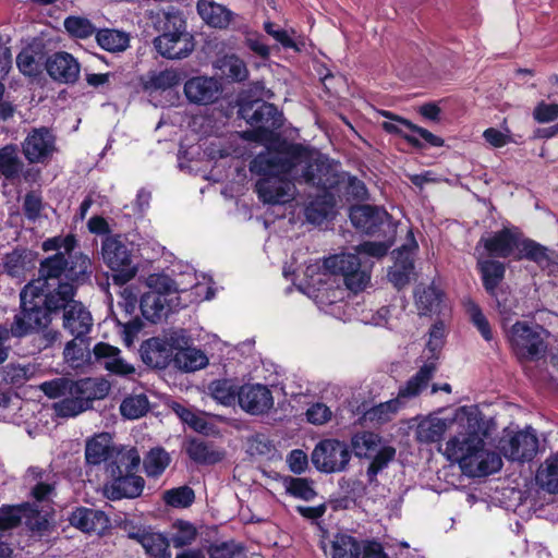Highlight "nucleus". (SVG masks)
<instances>
[{
	"label": "nucleus",
	"instance_id": "f257e3e1",
	"mask_svg": "<svg viewBox=\"0 0 558 558\" xmlns=\"http://www.w3.org/2000/svg\"><path fill=\"white\" fill-rule=\"evenodd\" d=\"M305 155L303 146L289 145L284 150L260 153L251 161V172L263 175L255 186L263 203L286 204L294 198L296 190L291 179L298 178V166Z\"/></svg>",
	"mask_w": 558,
	"mask_h": 558
},
{
	"label": "nucleus",
	"instance_id": "f03ea898",
	"mask_svg": "<svg viewBox=\"0 0 558 558\" xmlns=\"http://www.w3.org/2000/svg\"><path fill=\"white\" fill-rule=\"evenodd\" d=\"M484 436L480 433L476 415H468L462 430L446 442L444 456L459 463L462 471L472 477L486 476L498 472L502 466L500 456L486 450Z\"/></svg>",
	"mask_w": 558,
	"mask_h": 558
},
{
	"label": "nucleus",
	"instance_id": "7ed1b4c3",
	"mask_svg": "<svg viewBox=\"0 0 558 558\" xmlns=\"http://www.w3.org/2000/svg\"><path fill=\"white\" fill-rule=\"evenodd\" d=\"M39 389L50 399L62 398L54 404L59 416H75L92 408L95 400L104 399L110 389L107 381L93 378L72 380L57 377L40 384Z\"/></svg>",
	"mask_w": 558,
	"mask_h": 558
},
{
	"label": "nucleus",
	"instance_id": "20e7f679",
	"mask_svg": "<svg viewBox=\"0 0 558 558\" xmlns=\"http://www.w3.org/2000/svg\"><path fill=\"white\" fill-rule=\"evenodd\" d=\"M68 258L62 252L43 259L38 269V277L26 286H34L37 291L47 294L50 308H61L75 295L73 283L66 279Z\"/></svg>",
	"mask_w": 558,
	"mask_h": 558
},
{
	"label": "nucleus",
	"instance_id": "39448f33",
	"mask_svg": "<svg viewBox=\"0 0 558 558\" xmlns=\"http://www.w3.org/2000/svg\"><path fill=\"white\" fill-rule=\"evenodd\" d=\"M34 286H25L21 293V311L15 314L10 330L13 338H23L51 323V313L61 308H50L47 294Z\"/></svg>",
	"mask_w": 558,
	"mask_h": 558
},
{
	"label": "nucleus",
	"instance_id": "423d86ee",
	"mask_svg": "<svg viewBox=\"0 0 558 558\" xmlns=\"http://www.w3.org/2000/svg\"><path fill=\"white\" fill-rule=\"evenodd\" d=\"M162 34L154 39L157 52L167 59H183L194 50L193 36L186 31L185 21L177 12L162 13Z\"/></svg>",
	"mask_w": 558,
	"mask_h": 558
},
{
	"label": "nucleus",
	"instance_id": "0eeeda50",
	"mask_svg": "<svg viewBox=\"0 0 558 558\" xmlns=\"http://www.w3.org/2000/svg\"><path fill=\"white\" fill-rule=\"evenodd\" d=\"M320 269L318 265H311L306 268V276L313 277L315 269ZM322 268L324 276H341L348 290L359 293L366 289L371 282V271L362 265L356 254L340 253L326 257Z\"/></svg>",
	"mask_w": 558,
	"mask_h": 558
},
{
	"label": "nucleus",
	"instance_id": "6e6552de",
	"mask_svg": "<svg viewBox=\"0 0 558 558\" xmlns=\"http://www.w3.org/2000/svg\"><path fill=\"white\" fill-rule=\"evenodd\" d=\"M435 373L433 362L424 364L418 372L412 376L404 386L400 387L398 397L373 407L365 413L366 420L383 424L392 418L398 410L404 404L405 399H411L420 395L425 389Z\"/></svg>",
	"mask_w": 558,
	"mask_h": 558
},
{
	"label": "nucleus",
	"instance_id": "1a4fd4ad",
	"mask_svg": "<svg viewBox=\"0 0 558 558\" xmlns=\"http://www.w3.org/2000/svg\"><path fill=\"white\" fill-rule=\"evenodd\" d=\"M507 340L520 361H534L546 351V331L537 324L517 322L509 329L504 323Z\"/></svg>",
	"mask_w": 558,
	"mask_h": 558
},
{
	"label": "nucleus",
	"instance_id": "9d476101",
	"mask_svg": "<svg viewBox=\"0 0 558 558\" xmlns=\"http://www.w3.org/2000/svg\"><path fill=\"white\" fill-rule=\"evenodd\" d=\"M241 117L253 128L244 131L243 137L258 143H268L274 140V132L283 124V116L269 102L259 104L256 109L253 106H244L240 109Z\"/></svg>",
	"mask_w": 558,
	"mask_h": 558
},
{
	"label": "nucleus",
	"instance_id": "9b49d317",
	"mask_svg": "<svg viewBox=\"0 0 558 558\" xmlns=\"http://www.w3.org/2000/svg\"><path fill=\"white\" fill-rule=\"evenodd\" d=\"M352 448L356 457L372 459L366 475L369 483L395 459L396 449L386 445L384 439L373 432H361L352 437Z\"/></svg>",
	"mask_w": 558,
	"mask_h": 558
},
{
	"label": "nucleus",
	"instance_id": "f8f14e48",
	"mask_svg": "<svg viewBox=\"0 0 558 558\" xmlns=\"http://www.w3.org/2000/svg\"><path fill=\"white\" fill-rule=\"evenodd\" d=\"M150 286L156 290L146 293L141 301L143 315L150 322L156 323L172 311V304L178 300L174 282L167 276L150 278Z\"/></svg>",
	"mask_w": 558,
	"mask_h": 558
},
{
	"label": "nucleus",
	"instance_id": "ddd939ff",
	"mask_svg": "<svg viewBox=\"0 0 558 558\" xmlns=\"http://www.w3.org/2000/svg\"><path fill=\"white\" fill-rule=\"evenodd\" d=\"M351 459L347 444L337 439L319 441L312 452V462L317 470L325 473L342 472Z\"/></svg>",
	"mask_w": 558,
	"mask_h": 558
},
{
	"label": "nucleus",
	"instance_id": "4468645a",
	"mask_svg": "<svg viewBox=\"0 0 558 558\" xmlns=\"http://www.w3.org/2000/svg\"><path fill=\"white\" fill-rule=\"evenodd\" d=\"M102 258L123 282L132 279L136 268L132 266V256L125 243L118 236H107L102 242Z\"/></svg>",
	"mask_w": 558,
	"mask_h": 558
},
{
	"label": "nucleus",
	"instance_id": "2eb2a0df",
	"mask_svg": "<svg viewBox=\"0 0 558 558\" xmlns=\"http://www.w3.org/2000/svg\"><path fill=\"white\" fill-rule=\"evenodd\" d=\"M305 156V160L298 166V171L301 170L300 177L306 184L323 191L338 184L337 170L328 160L320 158L312 159L307 149Z\"/></svg>",
	"mask_w": 558,
	"mask_h": 558
},
{
	"label": "nucleus",
	"instance_id": "dca6fc26",
	"mask_svg": "<svg viewBox=\"0 0 558 558\" xmlns=\"http://www.w3.org/2000/svg\"><path fill=\"white\" fill-rule=\"evenodd\" d=\"M538 450V438L535 432L529 427L514 434L501 444V452L510 461L520 463L533 460Z\"/></svg>",
	"mask_w": 558,
	"mask_h": 558
},
{
	"label": "nucleus",
	"instance_id": "f3484780",
	"mask_svg": "<svg viewBox=\"0 0 558 558\" xmlns=\"http://www.w3.org/2000/svg\"><path fill=\"white\" fill-rule=\"evenodd\" d=\"M520 234L521 232L517 229L504 228L490 233L488 236H482L477 245H483L490 257H514Z\"/></svg>",
	"mask_w": 558,
	"mask_h": 558
},
{
	"label": "nucleus",
	"instance_id": "a211bd4d",
	"mask_svg": "<svg viewBox=\"0 0 558 558\" xmlns=\"http://www.w3.org/2000/svg\"><path fill=\"white\" fill-rule=\"evenodd\" d=\"M222 93V86L218 80L209 76H195L184 84V95L195 105L206 106L217 101Z\"/></svg>",
	"mask_w": 558,
	"mask_h": 558
},
{
	"label": "nucleus",
	"instance_id": "6ab92c4d",
	"mask_svg": "<svg viewBox=\"0 0 558 558\" xmlns=\"http://www.w3.org/2000/svg\"><path fill=\"white\" fill-rule=\"evenodd\" d=\"M23 154L32 163L46 162L54 150V137L48 129H35L24 140Z\"/></svg>",
	"mask_w": 558,
	"mask_h": 558
},
{
	"label": "nucleus",
	"instance_id": "aec40b11",
	"mask_svg": "<svg viewBox=\"0 0 558 558\" xmlns=\"http://www.w3.org/2000/svg\"><path fill=\"white\" fill-rule=\"evenodd\" d=\"M63 310V328L77 339L85 338L93 327V317L89 311L72 298Z\"/></svg>",
	"mask_w": 558,
	"mask_h": 558
},
{
	"label": "nucleus",
	"instance_id": "412c9836",
	"mask_svg": "<svg viewBox=\"0 0 558 558\" xmlns=\"http://www.w3.org/2000/svg\"><path fill=\"white\" fill-rule=\"evenodd\" d=\"M111 481L104 487V495L110 500H120L122 498L138 497L145 486V481L136 472H128L117 477H110Z\"/></svg>",
	"mask_w": 558,
	"mask_h": 558
},
{
	"label": "nucleus",
	"instance_id": "4be33fe9",
	"mask_svg": "<svg viewBox=\"0 0 558 558\" xmlns=\"http://www.w3.org/2000/svg\"><path fill=\"white\" fill-rule=\"evenodd\" d=\"M239 404L247 413L258 415L274 405L270 390L264 385H245L240 388Z\"/></svg>",
	"mask_w": 558,
	"mask_h": 558
},
{
	"label": "nucleus",
	"instance_id": "5701e85b",
	"mask_svg": "<svg viewBox=\"0 0 558 558\" xmlns=\"http://www.w3.org/2000/svg\"><path fill=\"white\" fill-rule=\"evenodd\" d=\"M47 72L57 82L71 84L80 76V63L69 52L60 51L53 53L47 60Z\"/></svg>",
	"mask_w": 558,
	"mask_h": 558
},
{
	"label": "nucleus",
	"instance_id": "b1692460",
	"mask_svg": "<svg viewBox=\"0 0 558 558\" xmlns=\"http://www.w3.org/2000/svg\"><path fill=\"white\" fill-rule=\"evenodd\" d=\"M388 218L389 215L385 209L371 205L356 206L350 210L353 226L367 234H374L380 230Z\"/></svg>",
	"mask_w": 558,
	"mask_h": 558
},
{
	"label": "nucleus",
	"instance_id": "393cba45",
	"mask_svg": "<svg viewBox=\"0 0 558 558\" xmlns=\"http://www.w3.org/2000/svg\"><path fill=\"white\" fill-rule=\"evenodd\" d=\"M129 537L142 545L145 553L154 558H170V541L163 534L151 529H138L130 532Z\"/></svg>",
	"mask_w": 558,
	"mask_h": 558
},
{
	"label": "nucleus",
	"instance_id": "a878e982",
	"mask_svg": "<svg viewBox=\"0 0 558 558\" xmlns=\"http://www.w3.org/2000/svg\"><path fill=\"white\" fill-rule=\"evenodd\" d=\"M402 246L395 254V264L388 272L390 282L398 289L407 286L414 270V248Z\"/></svg>",
	"mask_w": 558,
	"mask_h": 558
},
{
	"label": "nucleus",
	"instance_id": "bb28decb",
	"mask_svg": "<svg viewBox=\"0 0 558 558\" xmlns=\"http://www.w3.org/2000/svg\"><path fill=\"white\" fill-rule=\"evenodd\" d=\"M141 463V456L136 448L117 447L107 462L106 471L110 477L136 472Z\"/></svg>",
	"mask_w": 558,
	"mask_h": 558
},
{
	"label": "nucleus",
	"instance_id": "cd10ccee",
	"mask_svg": "<svg viewBox=\"0 0 558 558\" xmlns=\"http://www.w3.org/2000/svg\"><path fill=\"white\" fill-rule=\"evenodd\" d=\"M69 520L71 525L86 533H100L109 524V519L104 511L84 507L74 510Z\"/></svg>",
	"mask_w": 558,
	"mask_h": 558
},
{
	"label": "nucleus",
	"instance_id": "c85d7f7f",
	"mask_svg": "<svg viewBox=\"0 0 558 558\" xmlns=\"http://www.w3.org/2000/svg\"><path fill=\"white\" fill-rule=\"evenodd\" d=\"M141 356L145 364L163 368L168 365L172 356V351L166 340L150 338L141 345Z\"/></svg>",
	"mask_w": 558,
	"mask_h": 558
},
{
	"label": "nucleus",
	"instance_id": "c756f323",
	"mask_svg": "<svg viewBox=\"0 0 558 558\" xmlns=\"http://www.w3.org/2000/svg\"><path fill=\"white\" fill-rule=\"evenodd\" d=\"M97 360L104 361L107 371L118 375H129L135 372L134 367L123 361L120 350L109 343L99 342L93 350Z\"/></svg>",
	"mask_w": 558,
	"mask_h": 558
},
{
	"label": "nucleus",
	"instance_id": "7c9ffc66",
	"mask_svg": "<svg viewBox=\"0 0 558 558\" xmlns=\"http://www.w3.org/2000/svg\"><path fill=\"white\" fill-rule=\"evenodd\" d=\"M448 428V420L428 415L418 422L415 428V439L421 444L437 442L441 440Z\"/></svg>",
	"mask_w": 558,
	"mask_h": 558
},
{
	"label": "nucleus",
	"instance_id": "2f4dec72",
	"mask_svg": "<svg viewBox=\"0 0 558 558\" xmlns=\"http://www.w3.org/2000/svg\"><path fill=\"white\" fill-rule=\"evenodd\" d=\"M117 447L108 433L98 434L87 441L85 459L89 464L107 463Z\"/></svg>",
	"mask_w": 558,
	"mask_h": 558
},
{
	"label": "nucleus",
	"instance_id": "473e14b6",
	"mask_svg": "<svg viewBox=\"0 0 558 558\" xmlns=\"http://www.w3.org/2000/svg\"><path fill=\"white\" fill-rule=\"evenodd\" d=\"M185 450L190 459L199 464H215L225 457L223 451L217 449L211 442L199 438L191 439Z\"/></svg>",
	"mask_w": 558,
	"mask_h": 558
},
{
	"label": "nucleus",
	"instance_id": "72a5a7b5",
	"mask_svg": "<svg viewBox=\"0 0 558 558\" xmlns=\"http://www.w3.org/2000/svg\"><path fill=\"white\" fill-rule=\"evenodd\" d=\"M197 12L208 25L218 28L227 27L232 14L223 5L209 0H199L197 2Z\"/></svg>",
	"mask_w": 558,
	"mask_h": 558
},
{
	"label": "nucleus",
	"instance_id": "f704fd0d",
	"mask_svg": "<svg viewBox=\"0 0 558 558\" xmlns=\"http://www.w3.org/2000/svg\"><path fill=\"white\" fill-rule=\"evenodd\" d=\"M477 266L485 290L492 296H495L497 287L505 278V265L495 259H478Z\"/></svg>",
	"mask_w": 558,
	"mask_h": 558
},
{
	"label": "nucleus",
	"instance_id": "c9c22d12",
	"mask_svg": "<svg viewBox=\"0 0 558 558\" xmlns=\"http://www.w3.org/2000/svg\"><path fill=\"white\" fill-rule=\"evenodd\" d=\"M514 259H529L531 262L536 263L539 266H546L551 260L548 254V248L546 246L541 245L534 240L523 238L522 234H520Z\"/></svg>",
	"mask_w": 558,
	"mask_h": 558
},
{
	"label": "nucleus",
	"instance_id": "e433bc0d",
	"mask_svg": "<svg viewBox=\"0 0 558 558\" xmlns=\"http://www.w3.org/2000/svg\"><path fill=\"white\" fill-rule=\"evenodd\" d=\"M537 485L549 494H558V452L548 457L537 469Z\"/></svg>",
	"mask_w": 558,
	"mask_h": 558
},
{
	"label": "nucleus",
	"instance_id": "4c0bfd02",
	"mask_svg": "<svg viewBox=\"0 0 558 558\" xmlns=\"http://www.w3.org/2000/svg\"><path fill=\"white\" fill-rule=\"evenodd\" d=\"M173 363L179 369L190 373L207 366L208 357L202 350L187 347L174 353Z\"/></svg>",
	"mask_w": 558,
	"mask_h": 558
},
{
	"label": "nucleus",
	"instance_id": "58836bf2",
	"mask_svg": "<svg viewBox=\"0 0 558 558\" xmlns=\"http://www.w3.org/2000/svg\"><path fill=\"white\" fill-rule=\"evenodd\" d=\"M22 520L21 509L17 507L7 506L0 509V558H9L12 550L2 542L4 533L16 527Z\"/></svg>",
	"mask_w": 558,
	"mask_h": 558
},
{
	"label": "nucleus",
	"instance_id": "ea45409f",
	"mask_svg": "<svg viewBox=\"0 0 558 558\" xmlns=\"http://www.w3.org/2000/svg\"><path fill=\"white\" fill-rule=\"evenodd\" d=\"M23 170V161L19 157L14 145L0 148V174L7 180L13 181L20 177Z\"/></svg>",
	"mask_w": 558,
	"mask_h": 558
},
{
	"label": "nucleus",
	"instance_id": "a19ab883",
	"mask_svg": "<svg viewBox=\"0 0 558 558\" xmlns=\"http://www.w3.org/2000/svg\"><path fill=\"white\" fill-rule=\"evenodd\" d=\"M210 396L222 405H232L239 400L240 388L230 379H218L208 386Z\"/></svg>",
	"mask_w": 558,
	"mask_h": 558
},
{
	"label": "nucleus",
	"instance_id": "79ce46f5",
	"mask_svg": "<svg viewBox=\"0 0 558 558\" xmlns=\"http://www.w3.org/2000/svg\"><path fill=\"white\" fill-rule=\"evenodd\" d=\"M330 554L332 558H360L362 544L350 535L339 534L331 542Z\"/></svg>",
	"mask_w": 558,
	"mask_h": 558
},
{
	"label": "nucleus",
	"instance_id": "37998d69",
	"mask_svg": "<svg viewBox=\"0 0 558 558\" xmlns=\"http://www.w3.org/2000/svg\"><path fill=\"white\" fill-rule=\"evenodd\" d=\"M98 45L110 52L124 51L130 44L129 35L116 29H102L96 35Z\"/></svg>",
	"mask_w": 558,
	"mask_h": 558
},
{
	"label": "nucleus",
	"instance_id": "c03bdc74",
	"mask_svg": "<svg viewBox=\"0 0 558 558\" xmlns=\"http://www.w3.org/2000/svg\"><path fill=\"white\" fill-rule=\"evenodd\" d=\"M197 536L196 527L184 520H177L171 525L169 541L175 548H182L193 544Z\"/></svg>",
	"mask_w": 558,
	"mask_h": 558
},
{
	"label": "nucleus",
	"instance_id": "a18cd8bd",
	"mask_svg": "<svg viewBox=\"0 0 558 558\" xmlns=\"http://www.w3.org/2000/svg\"><path fill=\"white\" fill-rule=\"evenodd\" d=\"M416 307L421 315L436 312L441 303V293L433 286L418 289L415 293Z\"/></svg>",
	"mask_w": 558,
	"mask_h": 558
},
{
	"label": "nucleus",
	"instance_id": "49530a36",
	"mask_svg": "<svg viewBox=\"0 0 558 558\" xmlns=\"http://www.w3.org/2000/svg\"><path fill=\"white\" fill-rule=\"evenodd\" d=\"M217 66L227 77L233 81H244L248 75L245 63L234 54L225 56L219 59Z\"/></svg>",
	"mask_w": 558,
	"mask_h": 558
},
{
	"label": "nucleus",
	"instance_id": "de8ad7c7",
	"mask_svg": "<svg viewBox=\"0 0 558 558\" xmlns=\"http://www.w3.org/2000/svg\"><path fill=\"white\" fill-rule=\"evenodd\" d=\"M170 456L162 448H153L144 459V469L148 476H159L169 465Z\"/></svg>",
	"mask_w": 558,
	"mask_h": 558
},
{
	"label": "nucleus",
	"instance_id": "09e8293b",
	"mask_svg": "<svg viewBox=\"0 0 558 558\" xmlns=\"http://www.w3.org/2000/svg\"><path fill=\"white\" fill-rule=\"evenodd\" d=\"M484 140L493 147L500 148L509 143L519 144L521 143V136L512 134L507 125L506 119L502 122L501 130L495 128H488L483 133Z\"/></svg>",
	"mask_w": 558,
	"mask_h": 558
},
{
	"label": "nucleus",
	"instance_id": "8fccbe9b",
	"mask_svg": "<svg viewBox=\"0 0 558 558\" xmlns=\"http://www.w3.org/2000/svg\"><path fill=\"white\" fill-rule=\"evenodd\" d=\"M149 409V402L145 395H135L125 398L121 405V414L130 420H136L146 414Z\"/></svg>",
	"mask_w": 558,
	"mask_h": 558
},
{
	"label": "nucleus",
	"instance_id": "3c124183",
	"mask_svg": "<svg viewBox=\"0 0 558 558\" xmlns=\"http://www.w3.org/2000/svg\"><path fill=\"white\" fill-rule=\"evenodd\" d=\"M445 337H446V326L442 322L435 323L430 330H429V337L426 344V351L430 353L428 356V361L425 363L433 362L436 366V360L438 359L439 352L445 343Z\"/></svg>",
	"mask_w": 558,
	"mask_h": 558
},
{
	"label": "nucleus",
	"instance_id": "603ef678",
	"mask_svg": "<svg viewBox=\"0 0 558 558\" xmlns=\"http://www.w3.org/2000/svg\"><path fill=\"white\" fill-rule=\"evenodd\" d=\"M87 350L88 343L86 342L85 338L77 339L74 337L73 340L65 344L63 351L64 360L72 367H78L85 362Z\"/></svg>",
	"mask_w": 558,
	"mask_h": 558
},
{
	"label": "nucleus",
	"instance_id": "864d4df0",
	"mask_svg": "<svg viewBox=\"0 0 558 558\" xmlns=\"http://www.w3.org/2000/svg\"><path fill=\"white\" fill-rule=\"evenodd\" d=\"M92 262L88 256L78 254L68 263L66 279L72 282H84L90 275Z\"/></svg>",
	"mask_w": 558,
	"mask_h": 558
},
{
	"label": "nucleus",
	"instance_id": "5fc2aeb1",
	"mask_svg": "<svg viewBox=\"0 0 558 558\" xmlns=\"http://www.w3.org/2000/svg\"><path fill=\"white\" fill-rule=\"evenodd\" d=\"M332 204L329 197L312 201L305 208L306 220L313 225H320L330 214Z\"/></svg>",
	"mask_w": 558,
	"mask_h": 558
},
{
	"label": "nucleus",
	"instance_id": "6e6d98bb",
	"mask_svg": "<svg viewBox=\"0 0 558 558\" xmlns=\"http://www.w3.org/2000/svg\"><path fill=\"white\" fill-rule=\"evenodd\" d=\"M194 490L189 486H180L163 493L165 502L175 508H186L194 502Z\"/></svg>",
	"mask_w": 558,
	"mask_h": 558
},
{
	"label": "nucleus",
	"instance_id": "4d7b16f0",
	"mask_svg": "<svg viewBox=\"0 0 558 558\" xmlns=\"http://www.w3.org/2000/svg\"><path fill=\"white\" fill-rule=\"evenodd\" d=\"M465 311H466L471 322L473 323V325L481 332L482 337L486 341L493 340V332L490 329V325H489L487 318L485 317V315L483 314L482 310L480 308V306L476 303H474L473 301L469 300L465 303Z\"/></svg>",
	"mask_w": 558,
	"mask_h": 558
},
{
	"label": "nucleus",
	"instance_id": "13d9d810",
	"mask_svg": "<svg viewBox=\"0 0 558 558\" xmlns=\"http://www.w3.org/2000/svg\"><path fill=\"white\" fill-rule=\"evenodd\" d=\"M66 32L77 38H88L95 33L89 20L81 16H69L64 21Z\"/></svg>",
	"mask_w": 558,
	"mask_h": 558
},
{
	"label": "nucleus",
	"instance_id": "bf43d9fd",
	"mask_svg": "<svg viewBox=\"0 0 558 558\" xmlns=\"http://www.w3.org/2000/svg\"><path fill=\"white\" fill-rule=\"evenodd\" d=\"M384 116L389 118V121H384L381 126L388 133H396L402 135L413 146H421L418 138L414 135L405 133L407 126L403 122H409L397 116H392L390 112H384Z\"/></svg>",
	"mask_w": 558,
	"mask_h": 558
},
{
	"label": "nucleus",
	"instance_id": "052dcab7",
	"mask_svg": "<svg viewBox=\"0 0 558 558\" xmlns=\"http://www.w3.org/2000/svg\"><path fill=\"white\" fill-rule=\"evenodd\" d=\"M180 75L175 70L167 69L155 72L149 76L148 86L166 90L179 84Z\"/></svg>",
	"mask_w": 558,
	"mask_h": 558
},
{
	"label": "nucleus",
	"instance_id": "680f3d73",
	"mask_svg": "<svg viewBox=\"0 0 558 558\" xmlns=\"http://www.w3.org/2000/svg\"><path fill=\"white\" fill-rule=\"evenodd\" d=\"M4 379L13 385L22 384L33 374L31 365L9 364L3 368Z\"/></svg>",
	"mask_w": 558,
	"mask_h": 558
},
{
	"label": "nucleus",
	"instance_id": "e2e57ef3",
	"mask_svg": "<svg viewBox=\"0 0 558 558\" xmlns=\"http://www.w3.org/2000/svg\"><path fill=\"white\" fill-rule=\"evenodd\" d=\"M44 209L43 199L36 192H29L24 197L23 210L25 217L31 220H37Z\"/></svg>",
	"mask_w": 558,
	"mask_h": 558
},
{
	"label": "nucleus",
	"instance_id": "0e129e2a",
	"mask_svg": "<svg viewBox=\"0 0 558 558\" xmlns=\"http://www.w3.org/2000/svg\"><path fill=\"white\" fill-rule=\"evenodd\" d=\"M287 492L298 498L310 500L315 496L314 489L305 478H290L287 482Z\"/></svg>",
	"mask_w": 558,
	"mask_h": 558
},
{
	"label": "nucleus",
	"instance_id": "69168bd1",
	"mask_svg": "<svg viewBox=\"0 0 558 558\" xmlns=\"http://www.w3.org/2000/svg\"><path fill=\"white\" fill-rule=\"evenodd\" d=\"M75 240L73 236L68 235L65 238L54 236L46 240L43 243V250L45 252L57 251L64 253V256L70 255L74 248Z\"/></svg>",
	"mask_w": 558,
	"mask_h": 558
},
{
	"label": "nucleus",
	"instance_id": "338daca9",
	"mask_svg": "<svg viewBox=\"0 0 558 558\" xmlns=\"http://www.w3.org/2000/svg\"><path fill=\"white\" fill-rule=\"evenodd\" d=\"M533 118L538 123H549L558 118V104L539 101L534 110Z\"/></svg>",
	"mask_w": 558,
	"mask_h": 558
},
{
	"label": "nucleus",
	"instance_id": "774afa93",
	"mask_svg": "<svg viewBox=\"0 0 558 558\" xmlns=\"http://www.w3.org/2000/svg\"><path fill=\"white\" fill-rule=\"evenodd\" d=\"M19 70L28 76L37 75L39 72L38 63L31 50H23L16 57Z\"/></svg>",
	"mask_w": 558,
	"mask_h": 558
}]
</instances>
